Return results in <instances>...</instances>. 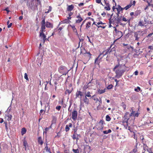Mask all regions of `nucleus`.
<instances>
[{
    "mask_svg": "<svg viewBox=\"0 0 153 153\" xmlns=\"http://www.w3.org/2000/svg\"><path fill=\"white\" fill-rule=\"evenodd\" d=\"M118 64L115 65L113 69V71L115 72L116 74L115 77L119 78L121 77L126 71V68L127 67L125 64L120 65L119 60H118Z\"/></svg>",
    "mask_w": 153,
    "mask_h": 153,
    "instance_id": "f257e3e1",
    "label": "nucleus"
},
{
    "mask_svg": "<svg viewBox=\"0 0 153 153\" xmlns=\"http://www.w3.org/2000/svg\"><path fill=\"white\" fill-rule=\"evenodd\" d=\"M112 46V45H111L109 48H108L106 50L103 51L102 53H100L98 56L97 58L95 60L94 63L95 64L99 65L101 60L104 56L108 53H110L112 52V49H111Z\"/></svg>",
    "mask_w": 153,
    "mask_h": 153,
    "instance_id": "f03ea898",
    "label": "nucleus"
},
{
    "mask_svg": "<svg viewBox=\"0 0 153 153\" xmlns=\"http://www.w3.org/2000/svg\"><path fill=\"white\" fill-rule=\"evenodd\" d=\"M112 16V15H111V18L109 19V23H112L114 25H115L116 27L118 26L119 23L116 16H114L111 19Z\"/></svg>",
    "mask_w": 153,
    "mask_h": 153,
    "instance_id": "7ed1b4c3",
    "label": "nucleus"
},
{
    "mask_svg": "<svg viewBox=\"0 0 153 153\" xmlns=\"http://www.w3.org/2000/svg\"><path fill=\"white\" fill-rule=\"evenodd\" d=\"M59 72L62 74V75H66L68 72L67 68L65 66L63 65L60 66L58 68Z\"/></svg>",
    "mask_w": 153,
    "mask_h": 153,
    "instance_id": "20e7f679",
    "label": "nucleus"
},
{
    "mask_svg": "<svg viewBox=\"0 0 153 153\" xmlns=\"http://www.w3.org/2000/svg\"><path fill=\"white\" fill-rule=\"evenodd\" d=\"M104 121L103 120H100L99 122L96 123V127L98 130H102L104 127L103 124Z\"/></svg>",
    "mask_w": 153,
    "mask_h": 153,
    "instance_id": "39448f33",
    "label": "nucleus"
},
{
    "mask_svg": "<svg viewBox=\"0 0 153 153\" xmlns=\"http://www.w3.org/2000/svg\"><path fill=\"white\" fill-rule=\"evenodd\" d=\"M73 90V88L72 87V85L70 84L68 85V88L66 89V90L65 92V94H69L71 93Z\"/></svg>",
    "mask_w": 153,
    "mask_h": 153,
    "instance_id": "423d86ee",
    "label": "nucleus"
},
{
    "mask_svg": "<svg viewBox=\"0 0 153 153\" xmlns=\"http://www.w3.org/2000/svg\"><path fill=\"white\" fill-rule=\"evenodd\" d=\"M77 112L76 109L74 110L72 112L71 114V118L74 121H75L77 119Z\"/></svg>",
    "mask_w": 153,
    "mask_h": 153,
    "instance_id": "0eeeda50",
    "label": "nucleus"
},
{
    "mask_svg": "<svg viewBox=\"0 0 153 153\" xmlns=\"http://www.w3.org/2000/svg\"><path fill=\"white\" fill-rule=\"evenodd\" d=\"M133 107H132L131 109V110L130 111H131L130 114L129 115L130 117L133 116L134 117H137L138 116L139 113L138 112L135 113L133 109Z\"/></svg>",
    "mask_w": 153,
    "mask_h": 153,
    "instance_id": "6e6552de",
    "label": "nucleus"
},
{
    "mask_svg": "<svg viewBox=\"0 0 153 153\" xmlns=\"http://www.w3.org/2000/svg\"><path fill=\"white\" fill-rule=\"evenodd\" d=\"M76 18L78 19L76 20L75 22L76 23H79L82 21L83 19L81 17V16L80 14H79L76 16Z\"/></svg>",
    "mask_w": 153,
    "mask_h": 153,
    "instance_id": "1a4fd4ad",
    "label": "nucleus"
},
{
    "mask_svg": "<svg viewBox=\"0 0 153 153\" xmlns=\"http://www.w3.org/2000/svg\"><path fill=\"white\" fill-rule=\"evenodd\" d=\"M113 28H114V30L115 33H116L117 34H120V35L119 36V38H120L123 36L122 32L121 31L117 30L115 27H114Z\"/></svg>",
    "mask_w": 153,
    "mask_h": 153,
    "instance_id": "9d476101",
    "label": "nucleus"
},
{
    "mask_svg": "<svg viewBox=\"0 0 153 153\" xmlns=\"http://www.w3.org/2000/svg\"><path fill=\"white\" fill-rule=\"evenodd\" d=\"M139 31L134 32V36L135 37V40L138 41L139 40V37H138L139 35Z\"/></svg>",
    "mask_w": 153,
    "mask_h": 153,
    "instance_id": "9b49d317",
    "label": "nucleus"
},
{
    "mask_svg": "<svg viewBox=\"0 0 153 153\" xmlns=\"http://www.w3.org/2000/svg\"><path fill=\"white\" fill-rule=\"evenodd\" d=\"M46 26L47 28H53V25L49 22H46Z\"/></svg>",
    "mask_w": 153,
    "mask_h": 153,
    "instance_id": "f8f14e48",
    "label": "nucleus"
},
{
    "mask_svg": "<svg viewBox=\"0 0 153 153\" xmlns=\"http://www.w3.org/2000/svg\"><path fill=\"white\" fill-rule=\"evenodd\" d=\"M74 6L73 4L68 5L67 8V11H71L74 9Z\"/></svg>",
    "mask_w": 153,
    "mask_h": 153,
    "instance_id": "ddd939ff",
    "label": "nucleus"
},
{
    "mask_svg": "<svg viewBox=\"0 0 153 153\" xmlns=\"http://www.w3.org/2000/svg\"><path fill=\"white\" fill-rule=\"evenodd\" d=\"M39 36L42 38V39L44 41V42H45L47 39L46 38V36L43 32H40Z\"/></svg>",
    "mask_w": 153,
    "mask_h": 153,
    "instance_id": "4468645a",
    "label": "nucleus"
},
{
    "mask_svg": "<svg viewBox=\"0 0 153 153\" xmlns=\"http://www.w3.org/2000/svg\"><path fill=\"white\" fill-rule=\"evenodd\" d=\"M72 126L71 123H69L68 125H67L65 128V131L66 132H68L70 129V127L71 128Z\"/></svg>",
    "mask_w": 153,
    "mask_h": 153,
    "instance_id": "2eb2a0df",
    "label": "nucleus"
},
{
    "mask_svg": "<svg viewBox=\"0 0 153 153\" xmlns=\"http://www.w3.org/2000/svg\"><path fill=\"white\" fill-rule=\"evenodd\" d=\"M83 95V93L82 92L80 91H77L76 94V98L79 97L80 96L81 97Z\"/></svg>",
    "mask_w": 153,
    "mask_h": 153,
    "instance_id": "dca6fc26",
    "label": "nucleus"
},
{
    "mask_svg": "<svg viewBox=\"0 0 153 153\" xmlns=\"http://www.w3.org/2000/svg\"><path fill=\"white\" fill-rule=\"evenodd\" d=\"M128 113H129L128 112H127L125 114L124 117V122H128V121L129 119V118H128L127 117V115L128 114Z\"/></svg>",
    "mask_w": 153,
    "mask_h": 153,
    "instance_id": "f3484780",
    "label": "nucleus"
},
{
    "mask_svg": "<svg viewBox=\"0 0 153 153\" xmlns=\"http://www.w3.org/2000/svg\"><path fill=\"white\" fill-rule=\"evenodd\" d=\"M38 142L39 144L42 145L43 144V141L42 140V137L40 136L38 138Z\"/></svg>",
    "mask_w": 153,
    "mask_h": 153,
    "instance_id": "a211bd4d",
    "label": "nucleus"
},
{
    "mask_svg": "<svg viewBox=\"0 0 153 153\" xmlns=\"http://www.w3.org/2000/svg\"><path fill=\"white\" fill-rule=\"evenodd\" d=\"M83 101L86 104L88 105L89 103V99L87 98V97H86L85 96L83 99Z\"/></svg>",
    "mask_w": 153,
    "mask_h": 153,
    "instance_id": "6ab92c4d",
    "label": "nucleus"
},
{
    "mask_svg": "<svg viewBox=\"0 0 153 153\" xmlns=\"http://www.w3.org/2000/svg\"><path fill=\"white\" fill-rule=\"evenodd\" d=\"M46 146L45 147L44 149L45 150L46 152H48L49 153H52L50 148H48L47 146V143H46Z\"/></svg>",
    "mask_w": 153,
    "mask_h": 153,
    "instance_id": "aec40b11",
    "label": "nucleus"
},
{
    "mask_svg": "<svg viewBox=\"0 0 153 153\" xmlns=\"http://www.w3.org/2000/svg\"><path fill=\"white\" fill-rule=\"evenodd\" d=\"M12 117V115L10 114H8L6 115V118H7V120L9 121L11 120Z\"/></svg>",
    "mask_w": 153,
    "mask_h": 153,
    "instance_id": "412c9836",
    "label": "nucleus"
},
{
    "mask_svg": "<svg viewBox=\"0 0 153 153\" xmlns=\"http://www.w3.org/2000/svg\"><path fill=\"white\" fill-rule=\"evenodd\" d=\"M46 25H41V30H40V32H44L45 31Z\"/></svg>",
    "mask_w": 153,
    "mask_h": 153,
    "instance_id": "4be33fe9",
    "label": "nucleus"
},
{
    "mask_svg": "<svg viewBox=\"0 0 153 153\" xmlns=\"http://www.w3.org/2000/svg\"><path fill=\"white\" fill-rule=\"evenodd\" d=\"M137 145H138L137 143L136 144V145L135 146V147L134 148V149L132 150V152L134 153H136L137 151Z\"/></svg>",
    "mask_w": 153,
    "mask_h": 153,
    "instance_id": "5701e85b",
    "label": "nucleus"
},
{
    "mask_svg": "<svg viewBox=\"0 0 153 153\" xmlns=\"http://www.w3.org/2000/svg\"><path fill=\"white\" fill-rule=\"evenodd\" d=\"M93 80V79H91V81L86 86V87H85V88H88L90 86H91L92 85H93L92 84L93 83V82L92 81Z\"/></svg>",
    "mask_w": 153,
    "mask_h": 153,
    "instance_id": "b1692460",
    "label": "nucleus"
},
{
    "mask_svg": "<svg viewBox=\"0 0 153 153\" xmlns=\"http://www.w3.org/2000/svg\"><path fill=\"white\" fill-rule=\"evenodd\" d=\"M105 3L107 5V7H104V9L107 10H111V8L109 5V4L108 3H106L105 2Z\"/></svg>",
    "mask_w": 153,
    "mask_h": 153,
    "instance_id": "393cba45",
    "label": "nucleus"
},
{
    "mask_svg": "<svg viewBox=\"0 0 153 153\" xmlns=\"http://www.w3.org/2000/svg\"><path fill=\"white\" fill-rule=\"evenodd\" d=\"M105 88L103 89H99L98 91V93L100 94H103L105 92Z\"/></svg>",
    "mask_w": 153,
    "mask_h": 153,
    "instance_id": "a878e982",
    "label": "nucleus"
},
{
    "mask_svg": "<svg viewBox=\"0 0 153 153\" xmlns=\"http://www.w3.org/2000/svg\"><path fill=\"white\" fill-rule=\"evenodd\" d=\"M91 22L90 21L88 22L86 24V28L88 29L91 27Z\"/></svg>",
    "mask_w": 153,
    "mask_h": 153,
    "instance_id": "bb28decb",
    "label": "nucleus"
},
{
    "mask_svg": "<svg viewBox=\"0 0 153 153\" xmlns=\"http://www.w3.org/2000/svg\"><path fill=\"white\" fill-rule=\"evenodd\" d=\"M70 26L71 27L73 30V31L77 33V30L76 28L75 27V26L74 25H70Z\"/></svg>",
    "mask_w": 153,
    "mask_h": 153,
    "instance_id": "cd10ccee",
    "label": "nucleus"
},
{
    "mask_svg": "<svg viewBox=\"0 0 153 153\" xmlns=\"http://www.w3.org/2000/svg\"><path fill=\"white\" fill-rule=\"evenodd\" d=\"M27 130L25 128H23L22 129L21 134L23 135L26 132Z\"/></svg>",
    "mask_w": 153,
    "mask_h": 153,
    "instance_id": "c85d7f7f",
    "label": "nucleus"
},
{
    "mask_svg": "<svg viewBox=\"0 0 153 153\" xmlns=\"http://www.w3.org/2000/svg\"><path fill=\"white\" fill-rule=\"evenodd\" d=\"M23 146L25 148V150H26V146L27 145V141L25 139H24L23 142Z\"/></svg>",
    "mask_w": 153,
    "mask_h": 153,
    "instance_id": "c756f323",
    "label": "nucleus"
},
{
    "mask_svg": "<svg viewBox=\"0 0 153 153\" xmlns=\"http://www.w3.org/2000/svg\"><path fill=\"white\" fill-rule=\"evenodd\" d=\"M132 6V4L131 3H130L129 4L127 5L126 7H124V8L126 10H127L129 8H130Z\"/></svg>",
    "mask_w": 153,
    "mask_h": 153,
    "instance_id": "7c9ffc66",
    "label": "nucleus"
},
{
    "mask_svg": "<svg viewBox=\"0 0 153 153\" xmlns=\"http://www.w3.org/2000/svg\"><path fill=\"white\" fill-rule=\"evenodd\" d=\"M56 120V118L54 116H53L52 117V121L51 125H52L53 123H55Z\"/></svg>",
    "mask_w": 153,
    "mask_h": 153,
    "instance_id": "2f4dec72",
    "label": "nucleus"
},
{
    "mask_svg": "<svg viewBox=\"0 0 153 153\" xmlns=\"http://www.w3.org/2000/svg\"><path fill=\"white\" fill-rule=\"evenodd\" d=\"M116 9L117 11V12L116 13V15L117 16H118L120 13V9L118 7V6H117V7L116 8Z\"/></svg>",
    "mask_w": 153,
    "mask_h": 153,
    "instance_id": "473e14b6",
    "label": "nucleus"
},
{
    "mask_svg": "<svg viewBox=\"0 0 153 153\" xmlns=\"http://www.w3.org/2000/svg\"><path fill=\"white\" fill-rule=\"evenodd\" d=\"M116 16V17H117V20H118V22L119 23L120 21L122 20V16H119V15L118 16Z\"/></svg>",
    "mask_w": 153,
    "mask_h": 153,
    "instance_id": "72a5a7b5",
    "label": "nucleus"
},
{
    "mask_svg": "<svg viewBox=\"0 0 153 153\" xmlns=\"http://www.w3.org/2000/svg\"><path fill=\"white\" fill-rule=\"evenodd\" d=\"M45 110L41 109L40 111L39 114L40 115H43L45 113Z\"/></svg>",
    "mask_w": 153,
    "mask_h": 153,
    "instance_id": "f704fd0d",
    "label": "nucleus"
},
{
    "mask_svg": "<svg viewBox=\"0 0 153 153\" xmlns=\"http://www.w3.org/2000/svg\"><path fill=\"white\" fill-rule=\"evenodd\" d=\"M106 120L107 121H109L111 120V118L108 115H107L106 116Z\"/></svg>",
    "mask_w": 153,
    "mask_h": 153,
    "instance_id": "c9c22d12",
    "label": "nucleus"
},
{
    "mask_svg": "<svg viewBox=\"0 0 153 153\" xmlns=\"http://www.w3.org/2000/svg\"><path fill=\"white\" fill-rule=\"evenodd\" d=\"M41 25H46V22H45V19L44 18L41 22Z\"/></svg>",
    "mask_w": 153,
    "mask_h": 153,
    "instance_id": "e433bc0d",
    "label": "nucleus"
},
{
    "mask_svg": "<svg viewBox=\"0 0 153 153\" xmlns=\"http://www.w3.org/2000/svg\"><path fill=\"white\" fill-rule=\"evenodd\" d=\"M138 25L141 27H142L144 26V25L142 21H140L138 23Z\"/></svg>",
    "mask_w": 153,
    "mask_h": 153,
    "instance_id": "4c0bfd02",
    "label": "nucleus"
},
{
    "mask_svg": "<svg viewBox=\"0 0 153 153\" xmlns=\"http://www.w3.org/2000/svg\"><path fill=\"white\" fill-rule=\"evenodd\" d=\"M90 94V93L89 91H88L87 92V93H86V94L85 95V97H91V95Z\"/></svg>",
    "mask_w": 153,
    "mask_h": 153,
    "instance_id": "58836bf2",
    "label": "nucleus"
},
{
    "mask_svg": "<svg viewBox=\"0 0 153 153\" xmlns=\"http://www.w3.org/2000/svg\"><path fill=\"white\" fill-rule=\"evenodd\" d=\"M73 139L74 140L76 139L77 141L79 139L78 136H76L75 135H73L72 136Z\"/></svg>",
    "mask_w": 153,
    "mask_h": 153,
    "instance_id": "ea45409f",
    "label": "nucleus"
},
{
    "mask_svg": "<svg viewBox=\"0 0 153 153\" xmlns=\"http://www.w3.org/2000/svg\"><path fill=\"white\" fill-rule=\"evenodd\" d=\"M122 20L123 21L125 22H127V21H128V22L129 23L130 22V20H127L126 19V18L125 17H123V18L122 19Z\"/></svg>",
    "mask_w": 153,
    "mask_h": 153,
    "instance_id": "a19ab883",
    "label": "nucleus"
},
{
    "mask_svg": "<svg viewBox=\"0 0 153 153\" xmlns=\"http://www.w3.org/2000/svg\"><path fill=\"white\" fill-rule=\"evenodd\" d=\"M113 87V86L112 84L109 85L107 87L108 89H111Z\"/></svg>",
    "mask_w": 153,
    "mask_h": 153,
    "instance_id": "79ce46f5",
    "label": "nucleus"
},
{
    "mask_svg": "<svg viewBox=\"0 0 153 153\" xmlns=\"http://www.w3.org/2000/svg\"><path fill=\"white\" fill-rule=\"evenodd\" d=\"M25 75H24V78H25L27 80H28L29 79L28 77V76L26 73H25Z\"/></svg>",
    "mask_w": 153,
    "mask_h": 153,
    "instance_id": "37998d69",
    "label": "nucleus"
},
{
    "mask_svg": "<svg viewBox=\"0 0 153 153\" xmlns=\"http://www.w3.org/2000/svg\"><path fill=\"white\" fill-rule=\"evenodd\" d=\"M119 129V127L117 126H114V127L112 128L113 130H117Z\"/></svg>",
    "mask_w": 153,
    "mask_h": 153,
    "instance_id": "c03bdc74",
    "label": "nucleus"
},
{
    "mask_svg": "<svg viewBox=\"0 0 153 153\" xmlns=\"http://www.w3.org/2000/svg\"><path fill=\"white\" fill-rule=\"evenodd\" d=\"M140 90V88L139 87H137V88H135L134 91L136 92H138Z\"/></svg>",
    "mask_w": 153,
    "mask_h": 153,
    "instance_id": "a18cd8bd",
    "label": "nucleus"
},
{
    "mask_svg": "<svg viewBox=\"0 0 153 153\" xmlns=\"http://www.w3.org/2000/svg\"><path fill=\"white\" fill-rule=\"evenodd\" d=\"M95 1L97 3L100 4L101 5H103L102 3L101 2V0H95Z\"/></svg>",
    "mask_w": 153,
    "mask_h": 153,
    "instance_id": "49530a36",
    "label": "nucleus"
},
{
    "mask_svg": "<svg viewBox=\"0 0 153 153\" xmlns=\"http://www.w3.org/2000/svg\"><path fill=\"white\" fill-rule=\"evenodd\" d=\"M4 124L5 125V129L7 130H7H8L7 123V122H4Z\"/></svg>",
    "mask_w": 153,
    "mask_h": 153,
    "instance_id": "de8ad7c7",
    "label": "nucleus"
},
{
    "mask_svg": "<svg viewBox=\"0 0 153 153\" xmlns=\"http://www.w3.org/2000/svg\"><path fill=\"white\" fill-rule=\"evenodd\" d=\"M72 150H73V152H74L75 153L79 152V151L78 149H73Z\"/></svg>",
    "mask_w": 153,
    "mask_h": 153,
    "instance_id": "09e8293b",
    "label": "nucleus"
},
{
    "mask_svg": "<svg viewBox=\"0 0 153 153\" xmlns=\"http://www.w3.org/2000/svg\"><path fill=\"white\" fill-rule=\"evenodd\" d=\"M61 108V106L60 105L57 106L56 107V109L58 111H59Z\"/></svg>",
    "mask_w": 153,
    "mask_h": 153,
    "instance_id": "8fccbe9b",
    "label": "nucleus"
},
{
    "mask_svg": "<svg viewBox=\"0 0 153 153\" xmlns=\"http://www.w3.org/2000/svg\"><path fill=\"white\" fill-rule=\"evenodd\" d=\"M118 7H119V8L120 9V11H123L124 9H125L124 8H122L120 6V5H118Z\"/></svg>",
    "mask_w": 153,
    "mask_h": 153,
    "instance_id": "3c124183",
    "label": "nucleus"
},
{
    "mask_svg": "<svg viewBox=\"0 0 153 153\" xmlns=\"http://www.w3.org/2000/svg\"><path fill=\"white\" fill-rule=\"evenodd\" d=\"M136 3V1H134L133 2H132L131 1L130 2V3H131L132 4V5H133L134 6L135 5V4Z\"/></svg>",
    "mask_w": 153,
    "mask_h": 153,
    "instance_id": "603ef678",
    "label": "nucleus"
},
{
    "mask_svg": "<svg viewBox=\"0 0 153 153\" xmlns=\"http://www.w3.org/2000/svg\"><path fill=\"white\" fill-rule=\"evenodd\" d=\"M98 101L100 102L99 105H100V104L102 103V99L100 97Z\"/></svg>",
    "mask_w": 153,
    "mask_h": 153,
    "instance_id": "864d4df0",
    "label": "nucleus"
},
{
    "mask_svg": "<svg viewBox=\"0 0 153 153\" xmlns=\"http://www.w3.org/2000/svg\"><path fill=\"white\" fill-rule=\"evenodd\" d=\"M147 151L149 152V153H153V152H152V150L150 148H149V149H147Z\"/></svg>",
    "mask_w": 153,
    "mask_h": 153,
    "instance_id": "5fc2aeb1",
    "label": "nucleus"
},
{
    "mask_svg": "<svg viewBox=\"0 0 153 153\" xmlns=\"http://www.w3.org/2000/svg\"><path fill=\"white\" fill-rule=\"evenodd\" d=\"M87 53L88 55V56L89 57V59H90L91 58V54L90 53V52H88Z\"/></svg>",
    "mask_w": 153,
    "mask_h": 153,
    "instance_id": "6e6d98bb",
    "label": "nucleus"
},
{
    "mask_svg": "<svg viewBox=\"0 0 153 153\" xmlns=\"http://www.w3.org/2000/svg\"><path fill=\"white\" fill-rule=\"evenodd\" d=\"M113 79H114V80L116 82V85H117L118 84V83L119 82V81L117 79H114V78H113Z\"/></svg>",
    "mask_w": 153,
    "mask_h": 153,
    "instance_id": "4d7b16f0",
    "label": "nucleus"
},
{
    "mask_svg": "<svg viewBox=\"0 0 153 153\" xmlns=\"http://www.w3.org/2000/svg\"><path fill=\"white\" fill-rule=\"evenodd\" d=\"M4 10L7 11V13H8L9 12H10V11L8 10V7L4 9Z\"/></svg>",
    "mask_w": 153,
    "mask_h": 153,
    "instance_id": "13d9d810",
    "label": "nucleus"
},
{
    "mask_svg": "<svg viewBox=\"0 0 153 153\" xmlns=\"http://www.w3.org/2000/svg\"><path fill=\"white\" fill-rule=\"evenodd\" d=\"M12 23H10V24L8 25H7V27L8 28H9L11 27L12 26Z\"/></svg>",
    "mask_w": 153,
    "mask_h": 153,
    "instance_id": "bf43d9fd",
    "label": "nucleus"
},
{
    "mask_svg": "<svg viewBox=\"0 0 153 153\" xmlns=\"http://www.w3.org/2000/svg\"><path fill=\"white\" fill-rule=\"evenodd\" d=\"M48 105H49V103H47L45 104V110H46V108L48 106Z\"/></svg>",
    "mask_w": 153,
    "mask_h": 153,
    "instance_id": "052dcab7",
    "label": "nucleus"
},
{
    "mask_svg": "<svg viewBox=\"0 0 153 153\" xmlns=\"http://www.w3.org/2000/svg\"><path fill=\"white\" fill-rule=\"evenodd\" d=\"M153 34V33H150L148 35V36H147V37H149L151 36H152Z\"/></svg>",
    "mask_w": 153,
    "mask_h": 153,
    "instance_id": "680f3d73",
    "label": "nucleus"
},
{
    "mask_svg": "<svg viewBox=\"0 0 153 153\" xmlns=\"http://www.w3.org/2000/svg\"><path fill=\"white\" fill-rule=\"evenodd\" d=\"M69 12H70L68 13V16H72L73 14V13L71 12V11H69Z\"/></svg>",
    "mask_w": 153,
    "mask_h": 153,
    "instance_id": "e2e57ef3",
    "label": "nucleus"
},
{
    "mask_svg": "<svg viewBox=\"0 0 153 153\" xmlns=\"http://www.w3.org/2000/svg\"><path fill=\"white\" fill-rule=\"evenodd\" d=\"M148 48L151 50H152L153 49V46H149L148 47Z\"/></svg>",
    "mask_w": 153,
    "mask_h": 153,
    "instance_id": "0e129e2a",
    "label": "nucleus"
},
{
    "mask_svg": "<svg viewBox=\"0 0 153 153\" xmlns=\"http://www.w3.org/2000/svg\"><path fill=\"white\" fill-rule=\"evenodd\" d=\"M138 72L137 71H135L134 72V74L135 75H137L138 74Z\"/></svg>",
    "mask_w": 153,
    "mask_h": 153,
    "instance_id": "69168bd1",
    "label": "nucleus"
},
{
    "mask_svg": "<svg viewBox=\"0 0 153 153\" xmlns=\"http://www.w3.org/2000/svg\"><path fill=\"white\" fill-rule=\"evenodd\" d=\"M84 4L83 3H80V4H79L78 5H79V6L80 7V6H83Z\"/></svg>",
    "mask_w": 153,
    "mask_h": 153,
    "instance_id": "338daca9",
    "label": "nucleus"
},
{
    "mask_svg": "<svg viewBox=\"0 0 153 153\" xmlns=\"http://www.w3.org/2000/svg\"><path fill=\"white\" fill-rule=\"evenodd\" d=\"M3 119L2 118H0V123H2L4 122Z\"/></svg>",
    "mask_w": 153,
    "mask_h": 153,
    "instance_id": "774afa93",
    "label": "nucleus"
}]
</instances>
